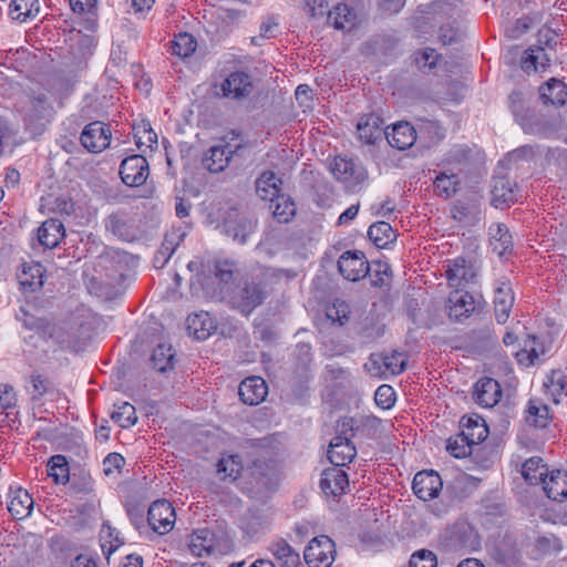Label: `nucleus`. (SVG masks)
<instances>
[{
  "label": "nucleus",
  "instance_id": "21",
  "mask_svg": "<svg viewBox=\"0 0 567 567\" xmlns=\"http://www.w3.org/2000/svg\"><path fill=\"white\" fill-rule=\"evenodd\" d=\"M384 135L389 144L400 151L408 150L416 141V131L408 122L394 124L391 131H384Z\"/></svg>",
  "mask_w": 567,
  "mask_h": 567
},
{
  "label": "nucleus",
  "instance_id": "49",
  "mask_svg": "<svg viewBox=\"0 0 567 567\" xmlns=\"http://www.w3.org/2000/svg\"><path fill=\"white\" fill-rule=\"evenodd\" d=\"M274 217L279 223H288L296 214L295 203L287 196L281 195L270 203Z\"/></svg>",
  "mask_w": 567,
  "mask_h": 567
},
{
  "label": "nucleus",
  "instance_id": "12",
  "mask_svg": "<svg viewBox=\"0 0 567 567\" xmlns=\"http://www.w3.org/2000/svg\"><path fill=\"white\" fill-rule=\"evenodd\" d=\"M492 205L496 208L508 207L518 199L517 184L506 175H496L491 184Z\"/></svg>",
  "mask_w": 567,
  "mask_h": 567
},
{
  "label": "nucleus",
  "instance_id": "48",
  "mask_svg": "<svg viewBox=\"0 0 567 567\" xmlns=\"http://www.w3.org/2000/svg\"><path fill=\"white\" fill-rule=\"evenodd\" d=\"M458 178L455 174L440 173L433 181L434 192L437 196L450 198L457 192Z\"/></svg>",
  "mask_w": 567,
  "mask_h": 567
},
{
  "label": "nucleus",
  "instance_id": "18",
  "mask_svg": "<svg viewBox=\"0 0 567 567\" xmlns=\"http://www.w3.org/2000/svg\"><path fill=\"white\" fill-rule=\"evenodd\" d=\"M349 486V478L342 467L332 466L322 471L320 488L327 496H340Z\"/></svg>",
  "mask_w": 567,
  "mask_h": 567
},
{
  "label": "nucleus",
  "instance_id": "6",
  "mask_svg": "<svg viewBox=\"0 0 567 567\" xmlns=\"http://www.w3.org/2000/svg\"><path fill=\"white\" fill-rule=\"evenodd\" d=\"M176 520L175 509L166 499H157L150 505L147 523L159 535L171 532Z\"/></svg>",
  "mask_w": 567,
  "mask_h": 567
},
{
  "label": "nucleus",
  "instance_id": "64",
  "mask_svg": "<svg viewBox=\"0 0 567 567\" xmlns=\"http://www.w3.org/2000/svg\"><path fill=\"white\" fill-rule=\"evenodd\" d=\"M124 457L117 453H110L103 461L104 472L110 475L113 470H120L124 465Z\"/></svg>",
  "mask_w": 567,
  "mask_h": 567
},
{
  "label": "nucleus",
  "instance_id": "34",
  "mask_svg": "<svg viewBox=\"0 0 567 567\" xmlns=\"http://www.w3.org/2000/svg\"><path fill=\"white\" fill-rule=\"evenodd\" d=\"M188 547L195 556L210 555L215 550V534L207 528L196 529L190 535Z\"/></svg>",
  "mask_w": 567,
  "mask_h": 567
},
{
  "label": "nucleus",
  "instance_id": "13",
  "mask_svg": "<svg viewBox=\"0 0 567 567\" xmlns=\"http://www.w3.org/2000/svg\"><path fill=\"white\" fill-rule=\"evenodd\" d=\"M442 486L441 476L433 470L416 473L412 483L414 494L422 501L437 497Z\"/></svg>",
  "mask_w": 567,
  "mask_h": 567
},
{
  "label": "nucleus",
  "instance_id": "46",
  "mask_svg": "<svg viewBox=\"0 0 567 567\" xmlns=\"http://www.w3.org/2000/svg\"><path fill=\"white\" fill-rule=\"evenodd\" d=\"M454 535L458 546L463 549L476 550L481 546L480 536L471 525L456 526Z\"/></svg>",
  "mask_w": 567,
  "mask_h": 567
},
{
  "label": "nucleus",
  "instance_id": "43",
  "mask_svg": "<svg viewBox=\"0 0 567 567\" xmlns=\"http://www.w3.org/2000/svg\"><path fill=\"white\" fill-rule=\"evenodd\" d=\"M256 221L248 217H241L236 221H228L226 224V233L234 240L240 244L247 241V237L255 230Z\"/></svg>",
  "mask_w": 567,
  "mask_h": 567
},
{
  "label": "nucleus",
  "instance_id": "60",
  "mask_svg": "<svg viewBox=\"0 0 567 567\" xmlns=\"http://www.w3.org/2000/svg\"><path fill=\"white\" fill-rule=\"evenodd\" d=\"M30 384L33 399H40L48 392L50 382L43 375L33 373L30 375Z\"/></svg>",
  "mask_w": 567,
  "mask_h": 567
},
{
  "label": "nucleus",
  "instance_id": "31",
  "mask_svg": "<svg viewBox=\"0 0 567 567\" xmlns=\"http://www.w3.org/2000/svg\"><path fill=\"white\" fill-rule=\"evenodd\" d=\"M281 179L274 172H264L256 181L257 195L262 200L275 202L280 197Z\"/></svg>",
  "mask_w": 567,
  "mask_h": 567
},
{
  "label": "nucleus",
  "instance_id": "30",
  "mask_svg": "<svg viewBox=\"0 0 567 567\" xmlns=\"http://www.w3.org/2000/svg\"><path fill=\"white\" fill-rule=\"evenodd\" d=\"M75 22L87 31L95 30L97 25V2H68Z\"/></svg>",
  "mask_w": 567,
  "mask_h": 567
},
{
  "label": "nucleus",
  "instance_id": "45",
  "mask_svg": "<svg viewBox=\"0 0 567 567\" xmlns=\"http://www.w3.org/2000/svg\"><path fill=\"white\" fill-rule=\"evenodd\" d=\"M48 475L53 478L56 484H65L69 482V464L66 457L60 454L53 455L48 462Z\"/></svg>",
  "mask_w": 567,
  "mask_h": 567
},
{
  "label": "nucleus",
  "instance_id": "17",
  "mask_svg": "<svg viewBox=\"0 0 567 567\" xmlns=\"http://www.w3.org/2000/svg\"><path fill=\"white\" fill-rule=\"evenodd\" d=\"M502 398L499 383L492 378L480 379L473 390V399L482 408H493Z\"/></svg>",
  "mask_w": 567,
  "mask_h": 567
},
{
  "label": "nucleus",
  "instance_id": "4",
  "mask_svg": "<svg viewBox=\"0 0 567 567\" xmlns=\"http://www.w3.org/2000/svg\"><path fill=\"white\" fill-rule=\"evenodd\" d=\"M336 557V545L326 535L315 537L305 548L303 558L309 567H330Z\"/></svg>",
  "mask_w": 567,
  "mask_h": 567
},
{
  "label": "nucleus",
  "instance_id": "55",
  "mask_svg": "<svg viewBox=\"0 0 567 567\" xmlns=\"http://www.w3.org/2000/svg\"><path fill=\"white\" fill-rule=\"evenodd\" d=\"M530 341L533 343L530 347L526 344L524 349L516 352V358L518 362L525 365L534 364L535 361L539 358V355L544 353L543 348L538 349L535 346L536 338L534 336L530 337Z\"/></svg>",
  "mask_w": 567,
  "mask_h": 567
},
{
  "label": "nucleus",
  "instance_id": "2",
  "mask_svg": "<svg viewBox=\"0 0 567 567\" xmlns=\"http://www.w3.org/2000/svg\"><path fill=\"white\" fill-rule=\"evenodd\" d=\"M268 292L262 281L246 280L230 297L233 308L241 315L249 316L257 307L264 303Z\"/></svg>",
  "mask_w": 567,
  "mask_h": 567
},
{
  "label": "nucleus",
  "instance_id": "24",
  "mask_svg": "<svg viewBox=\"0 0 567 567\" xmlns=\"http://www.w3.org/2000/svg\"><path fill=\"white\" fill-rule=\"evenodd\" d=\"M105 228L114 237L123 241H132L136 238V231L130 224L125 214L116 212L107 216L104 220Z\"/></svg>",
  "mask_w": 567,
  "mask_h": 567
},
{
  "label": "nucleus",
  "instance_id": "3",
  "mask_svg": "<svg viewBox=\"0 0 567 567\" xmlns=\"http://www.w3.org/2000/svg\"><path fill=\"white\" fill-rule=\"evenodd\" d=\"M330 171L334 178L341 182L349 190H354L367 178L365 168L347 157H336L330 165Z\"/></svg>",
  "mask_w": 567,
  "mask_h": 567
},
{
  "label": "nucleus",
  "instance_id": "33",
  "mask_svg": "<svg viewBox=\"0 0 567 567\" xmlns=\"http://www.w3.org/2000/svg\"><path fill=\"white\" fill-rule=\"evenodd\" d=\"M540 99L545 104L561 106L567 100V85L555 78H551L539 87Z\"/></svg>",
  "mask_w": 567,
  "mask_h": 567
},
{
  "label": "nucleus",
  "instance_id": "10",
  "mask_svg": "<svg viewBox=\"0 0 567 567\" xmlns=\"http://www.w3.org/2000/svg\"><path fill=\"white\" fill-rule=\"evenodd\" d=\"M241 148L240 143L231 144L225 141L209 147L203 157L204 167L212 173L223 172L231 157Z\"/></svg>",
  "mask_w": 567,
  "mask_h": 567
},
{
  "label": "nucleus",
  "instance_id": "32",
  "mask_svg": "<svg viewBox=\"0 0 567 567\" xmlns=\"http://www.w3.org/2000/svg\"><path fill=\"white\" fill-rule=\"evenodd\" d=\"M451 217L463 226H473L481 219L478 206L472 202L456 200L451 207Z\"/></svg>",
  "mask_w": 567,
  "mask_h": 567
},
{
  "label": "nucleus",
  "instance_id": "23",
  "mask_svg": "<svg viewBox=\"0 0 567 567\" xmlns=\"http://www.w3.org/2000/svg\"><path fill=\"white\" fill-rule=\"evenodd\" d=\"M251 477L260 491H268L277 484L279 478L278 468L275 462H254Z\"/></svg>",
  "mask_w": 567,
  "mask_h": 567
},
{
  "label": "nucleus",
  "instance_id": "61",
  "mask_svg": "<svg viewBox=\"0 0 567 567\" xmlns=\"http://www.w3.org/2000/svg\"><path fill=\"white\" fill-rule=\"evenodd\" d=\"M16 404V393L11 385L0 384V411H6Z\"/></svg>",
  "mask_w": 567,
  "mask_h": 567
},
{
  "label": "nucleus",
  "instance_id": "35",
  "mask_svg": "<svg viewBox=\"0 0 567 567\" xmlns=\"http://www.w3.org/2000/svg\"><path fill=\"white\" fill-rule=\"evenodd\" d=\"M525 419L529 425L538 429H545L551 420L549 408L542 400L532 399L528 402Z\"/></svg>",
  "mask_w": 567,
  "mask_h": 567
},
{
  "label": "nucleus",
  "instance_id": "7",
  "mask_svg": "<svg viewBox=\"0 0 567 567\" xmlns=\"http://www.w3.org/2000/svg\"><path fill=\"white\" fill-rule=\"evenodd\" d=\"M476 275L477 269L471 260L464 257L447 260L445 276L450 287L463 289L474 282Z\"/></svg>",
  "mask_w": 567,
  "mask_h": 567
},
{
  "label": "nucleus",
  "instance_id": "38",
  "mask_svg": "<svg viewBox=\"0 0 567 567\" xmlns=\"http://www.w3.org/2000/svg\"><path fill=\"white\" fill-rule=\"evenodd\" d=\"M241 470V457L237 454H223L217 463V474L223 481L237 480Z\"/></svg>",
  "mask_w": 567,
  "mask_h": 567
},
{
  "label": "nucleus",
  "instance_id": "50",
  "mask_svg": "<svg viewBox=\"0 0 567 567\" xmlns=\"http://www.w3.org/2000/svg\"><path fill=\"white\" fill-rule=\"evenodd\" d=\"M197 47L195 38L189 33H179L172 40V53L179 58L190 56Z\"/></svg>",
  "mask_w": 567,
  "mask_h": 567
},
{
  "label": "nucleus",
  "instance_id": "8",
  "mask_svg": "<svg viewBox=\"0 0 567 567\" xmlns=\"http://www.w3.org/2000/svg\"><path fill=\"white\" fill-rule=\"evenodd\" d=\"M338 270L349 281L364 278L370 270L365 255L360 250L344 251L338 260Z\"/></svg>",
  "mask_w": 567,
  "mask_h": 567
},
{
  "label": "nucleus",
  "instance_id": "26",
  "mask_svg": "<svg viewBox=\"0 0 567 567\" xmlns=\"http://www.w3.org/2000/svg\"><path fill=\"white\" fill-rule=\"evenodd\" d=\"M544 491L549 498L563 502L567 498V471L554 470L544 478Z\"/></svg>",
  "mask_w": 567,
  "mask_h": 567
},
{
  "label": "nucleus",
  "instance_id": "11",
  "mask_svg": "<svg viewBox=\"0 0 567 567\" xmlns=\"http://www.w3.org/2000/svg\"><path fill=\"white\" fill-rule=\"evenodd\" d=\"M81 144L91 153H101L111 142V131L103 122L87 124L81 134Z\"/></svg>",
  "mask_w": 567,
  "mask_h": 567
},
{
  "label": "nucleus",
  "instance_id": "47",
  "mask_svg": "<svg viewBox=\"0 0 567 567\" xmlns=\"http://www.w3.org/2000/svg\"><path fill=\"white\" fill-rule=\"evenodd\" d=\"M174 357L172 347L158 344L152 353V364L158 372H166L174 367Z\"/></svg>",
  "mask_w": 567,
  "mask_h": 567
},
{
  "label": "nucleus",
  "instance_id": "16",
  "mask_svg": "<svg viewBox=\"0 0 567 567\" xmlns=\"http://www.w3.org/2000/svg\"><path fill=\"white\" fill-rule=\"evenodd\" d=\"M494 310L496 321L505 323L514 305V292L509 281L499 279L495 284Z\"/></svg>",
  "mask_w": 567,
  "mask_h": 567
},
{
  "label": "nucleus",
  "instance_id": "63",
  "mask_svg": "<svg viewBox=\"0 0 567 567\" xmlns=\"http://www.w3.org/2000/svg\"><path fill=\"white\" fill-rule=\"evenodd\" d=\"M277 27V22L274 19H267L260 24L259 35L251 38L254 44L260 45L259 39H269L274 34V29Z\"/></svg>",
  "mask_w": 567,
  "mask_h": 567
},
{
  "label": "nucleus",
  "instance_id": "54",
  "mask_svg": "<svg viewBox=\"0 0 567 567\" xmlns=\"http://www.w3.org/2000/svg\"><path fill=\"white\" fill-rule=\"evenodd\" d=\"M509 109L516 121L523 124L528 118V109L525 105L524 95L519 91H513L509 96Z\"/></svg>",
  "mask_w": 567,
  "mask_h": 567
},
{
  "label": "nucleus",
  "instance_id": "59",
  "mask_svg": "<svg viewBox=\"0 0 567 567\" xmlns=\"http://www.w3.org/2000/svg\"><path fill=\"white\" fill-rule=\"evenodd\" d=\"M236 265L229 260L217 261L215 265V276L224 284H229L235 279Z\"/></svg>",
  "mask_w": 567,
  "mask_h": 567
},
{
  "label": "nucleus",
  "instance_id": "41",
  "mask_svg": "<svg viewBox=\"0 0 567 567\" xmlns=\"http://www.w3.org/2000/svg\"><path fill=\"white\" fill-rule=\"evenodd\" d=\"M369 239L379 248H385L395 239L392 226L386 221H377L368 229Z\"/></svg>",
  "mask_w": 567,
  "mask_h": 567
},
{
  "label": "nucleus",
  "instance_id": "1",
  "mask_svg": "<svg viewBox=\"0 0 567 567\" xmlns=\"http://www.w3.org/2000/svg\"><path fill=\"white\" fill-rule=\"evenodd\" d=\"M17 110L24 127L33 135L41 134L54 115V107L44 89H29Z\"/></svg>",
  "mask_w": 567,
  "mask_h": 567
},
{
  "label": "nucleus",
  "instance_id": "28",
  "mask_svg": "<svg viewBox=\"0 0 567 567\" xmlns=\"http://www.w3.org/2000/svg\"><path fill=\"white\" fill-rule=\"evenodd\" d=\"M216 328V322L208 312L194 313L187 318V330L197 340H206Z\"/></svg>",
  "mask_w": 567,
  "mask_h": 567
},
{
  "label": "nucleus",
  "instance_id": "62",
  "mask_svg": "<svg viewBox=\"0 0 567 567\" xmlns=\"http://www.w3.org/2000/svg\"><path fill=\"white\" fill-rule=\"evenodd\" d=\"M354 435L353 433V419L351 417H342L337 421L336 425V436H347L349 441Z\"/></svg>",
  "mask_w": 567,
  "mask_h": 567
},
{
  "label": "nucleus",
  "instance_id": "39",
  "mask_svg": "<svg viewBox=\"0 0 567 567\" xmlns=\"http://www.w3.org/2000/svg\"><path fill=\"white\" fill-rule=\"evenodd\" d=\"M525 54L522 61V68L526 72H537L539 69L544 70L549 65L551 60L544 47L530 48Z\"/></svg>",
  "mask_w": 567,
  "mask_h": 567
},
{
  "label": "nucleus",
  "instance_id": "58",
  "mask_svg": "<svg viewBox=\"0 0 567 567\" xmlns=\"http://www.w3.org/2000/svg\"><path fill=\"white\" fill-rule=\"evenodd\" d=\"M446 450L452 456L461 458L471 453L472 445L467 441H463L460 433L455 439H449Z\"/></svg>",
  "mask_w": 567,
  "mask_h": 567
},
{
  "label": "nucleus",
  "instance_id": "53",
  "mask_svg": "<svg viewBox=\"0 0 567 567\" xmlns=\"http://www.w3.org/2000/svg\"><path fill=\"white\" fill-rule=\"evenodd\" d=\"M543 20L540 12H534L532 16L523 17L516 20L512 28L506 30L509 38L517 39L526 33L533 24L539 23Z\"/></svg>",
  "mask_w": 567,
  "mask_h": 567
},
{
  "label": "nucleus",
  "instance_id": "22",
  "mask_svg": "<svg viewBox=\"0 0 567 567\" xmlns=\"http://www.w3.org/2000/svg\"><path fill=\"white\" fill-rule=\"evenodd\" d=\"M383 124L378 114L363 115L357 124L359 138L365 144H374L384 134Z\"/></svg>",
  "mask_w": 567,
  "mask_h": 567
},
{
  "label": "nucleus",
  "instance_id": "51",
  "mask_svg": "<svg viewBox=\"0 0 567 567\" xmlns=\"http://www.w3.org/2000/svg\"><path fill=\"white\" fill-rule=\"evenodd\" d=\"M477 153L475 148L467 145H454L444 156L443 162L446 164L463 165L472 162L474 154Z\"/></svg>",
  "mask_w": 567,
  "mask_h": 567
},
{
  "label": "nucleus",
  "instance_id": "37",
  "mask_svg": "<svg viewBox=\"0 0 567 567\" xmlns=\"http://www.w3.org/2000/svg\"><path fill=\"white\" fill-rule=\"evenodd\" d=\"M269 550L285 567H298L300 565L299 553L296 551L285 539L274 542Z\"/></svg>",
  "mask_w": 567,
  "mask_h": 567
},
{
  "label": "nucleus",
  "instance_id": "57",
  "mask_svg": "<svg viewBox=\"0 0 567 567\" xmlns=\"http://www.w3.org/2000/svg\"><path fill=\"white\" fill-rule=\"evenodd\" d=\"M410 567H437V559L433 551L421 549L414 553L409 561Z\"/></svg>",
  "mask_w": 567,
  "mask_h": 567
},
{
  "label": "nucleus",
  "instance_id": "52",
  "mask_svg": "<svg viewBox=\"0 0 567 567\" xmlns=\"http://www.w3.org/2000/svg\"><path fill=\"white\" fill-rule=\"evenodd\" d=\"M116 410H114L111 414V419L116 422L121 427H131L137 421L135 408L128 402H122L118 405H115Z\"/></svg>",
  "mask_w": 567,
  "mask_h": 567
},
{
  "label": "nucleus",
  "instance_id": "29",
  "mask_svg": "<svg viewBox=\"0 0 567 567\" xmlns=\"http://www.w3.org/2000/svg\"><path fill=\"white\" fill-rule=\"evenodd\" d=\"M462 440L467 441L472 446L483 442L488 435V429L483 419L476 416L462 417Z\"/></svg>",
  "mask_w": 567,
  "mask_h": 567
},
{
  "label": "nucleus",
  "instance_id": "36",
  "mask_svg": "<svg viewBox=\"0 0 567 567\" xmlns=\"http://www.w3.org/2000/svg\"><path fill=\"white\" fill-rule=\"evenodd\" d=\"M488 230L491 245L498 256H503L512 249L513 238L506 225L499 223L493 224Z\"/></svg>",
  "mask_w": 567,
  "mask_h": 567
},
{
  "label": "nucleus",
  "instance_id": "14",
  "mask_svg": "<svg viewBox=\"0 0 567 567\" xmlns=\"http://www.w3.org/2000/svg\"><path fill=\"white\" fill-rule=\"evenodd\" d=\"M328 22L338 30L350 31L360 21L358 10L349 2H337L327 12Z\"/></svg>",
  "mask_w": 567,
  "mask_h": 567
},
{
  "label": "nucleus",
  "instance_id": "56",
  "mask_svg": "<svg viewBox=\"0 0 567 567\" xmlns=\"http://www.w3.org/2000/svg\"><path fill=\"white\" fill-rule=\"evenodd\" d=\"M374 401L378 406L384 410L392 408L395 403V392L393 388L389 384L380 385L375 391Z\"/></svg>",
  "mask_w": 567,
  "mask_h": 567
},
{
  "label": "nucleus",
  "instance_id": "27",
  "mask_svg": "<svg viewBox=\"0 0 567 567\" xmlns=\"http://www.w3.org/2000/svg\"><path fill=\"white\" fill-rule=\"evenodd\" d=\"M64 226L55 218L47 219L38 229V239L45 248H54L64 237Z\"/></svg>",
  "mask_w": 567,
  "mask_h": 567
},
{
  "label": "nucleus",
  "instance_id": "19",
  "mask_svg": "<svg viewBox=\"0 0 567 567\" xmlns=\"http://www.w3.org/2000/svg\"><path fill=\"white\" fill-rule=\"evenodd\" d=\"M238 394L245 404L257 405L266 399L268 386L262 378L249 377L239 384Z\"/></svg>",
  "mask_w": 567,
  "mask_h": 567
},
{
  "label": "nucleus",
  "instance_id": "5",
  "mask_svg": "<svg viewBox=\"0 0 567 567\" xmlns=\"http://www.w3.org/2000/svg\"><path fill=\"white\" fill-rule=\"evenodd\" d=\"M219 90L220 92L216 93L217 96L241 101L252 93V79L247 72L234 71L223 80Z\"/></svg>",
  "mask_w": 567,
  "mask_h": 567
},
{
  "label": "nucleus",
  "instance_id": "9",
  "mask_svg": "<svg viewBox=\"0 0 567 567\" xmlns=\"http://www.w3.org/2000/svg\"><path fill=\"white\" fill-rule=\"evenodd\" d=\"M120 175L126 186H142L150 175L147 159L142 155H131L124 158L120 165Z\"/></svg>",
  "mask_w": 567,
  "mask_h": 567
},
{
  "label": "nucleus",
  "instance_id": "44",
  "mask_svg": "<svg viewBox=\"0 0 567 567\" xmlns=\"http://www.w3.org/2000/svg\"><path fill=\"white\" fill-rule=\"evenodd\" d=\"M372 362L383 363L385 370L394 375L402 373L406 367L405 355L398 351L390 354L372 353Z\"/></svg>",
  "mask_w": 567,
  "mask_h": 567
},
{
  "label": "nucleus",
  "instance_id": "42",
  "mask_svg": "<svg viewBox=\"0 0 567 567\" xmlns=\"http://www.w3.org/2000/svg\"><path fill=\"white\" fill-rule=\"evenodd\" d=\"M522 475L528 484L537 485L547 476V468L540 457L534 456L523 464Z\"/></svg>",
  "mask_w": 567,
  "mask_h": 567
},
{
  "label": "nucleus",
  "instance_id": "25",
  "mask_svg": "<svg viewBox=\"0 0 567 567\" xmlns=\"http://www.w3.org/2000/svg\"><path fill=\"white\" fill-rule=\"evenodd\" d=\"M44 268L39 262L24 264L18 280L24 291L34 292L42 288L44 280Z\"/></svg>",
  "mask_w": 567,
  "mask_h": 567
},
{
  "label": "nucleus",
  "instance_id": "40",
  "mask_svg": "<svg viewBox=\"0 0 567 567\" xmlns=\"http://www.w3.org/2000/svg\"><path fill=\"white\" fill-rule=\"evenodd\" d=\"M33 499L27 491L18 489L9 502L8 509L16 519H22L31 514Z\"/></svg>",
  "mask_w": 567,
  "mask_h": 567
},
{
  "label": "nucleus",
  "instance_id": "20",
  "mask_svg": "<svg viewBox=\"0 0 567 567\" xmlns=\"http://www.w3.org/2000/svg\"><path fill=\"white\" fill-rule=\"evenodd\" d=\"M327 454L333 466L342 467L352 462L357 455V449L347 436H334L329 444Z\"/></svg>",
  "mask_w": 567,
  "mask_h": 567
},
{
  "label": "nucleus",
  "instance_id": "15",
  "mask_svg": "<svg viewBox=\"0 0 567 567\" xmlns=\"http://www.w3.org/2000/svg\"><path fill=\"white\" fill-rule=\"evenodd\" d=\"M449 317L455 321H462L475 310V300L472 295L461 289H455L446 300Z\"/></svg>",
  "mask_w": 567,
  "mask_h": 567
}]
</instances>
